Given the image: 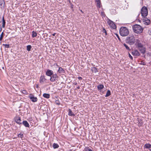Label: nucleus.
Returning <instances> with one entry per match:
<instances>
[{
    "instance_id": "46",
    "label": "nucleus",
    "mask_w": 151,
    "mask_h": 151,
    "mask_svg": "<svg viewBox=\"0 0 151 151\" xmlns=\"http://www.w3.org/2000/svg\"><path fill=\"white\" fill-rule=\"evenodd\" d=\"M54 65H56L57 66L59 67V66L57 65V64L55 63L54 64Z\"/></svg>"
},
{
    "instance_id": "41",
    "label": "nucleus",
    "mask_w": 151,
    "mask_h": 151,
    "mask_svg": "<svg viewBox=\"0 0 151 151\" xmlns=\"http://www.w3.org/2000/svg\"><path fill=\"white\" fill-rule=\"evenodd\" d=\"M148 33L150 35H151V31L149 30Z\"/></svg>"
},
{
    "instance_id": "6",
    "label": "nucleus",
    "mask_w": 151,
    "mask_h": 151,
    "mask_svg": "<svg viewBox=\"0 0 151 151\" xmlns=\"http://www.w3.org/2000/svg\"><path fill=\"white\" fill-rule=\"evenodd\" d=\"M58 78V76L56 74H53L50 77V80L52 82H54L57 80Z\"/></svg>"
},
{
    "instance_id": "49",
    "label": "nucleus",
    "mask_w": 151,
    "mask_h": 151,
    "mask_svg": "<svg viewBox=\"0 0 151 151\" xmlns=\"http://www.w3.org/2000/svg\"><path fill=\"white\" fill-rule=\"evenodd\" d=\"M103 14V12H102V13H101V14Z\"/></svg>"
},
{
    "instance_id": "25",
    "label": "nucleus",
    "mask_w": 151,
    "mask_h": 151,
    "mask_svg": "<svg viewBox=\"0 0 151 151\" xmlns=\"http://www.w3.org/2000/svg\"><path fill=\"white\" fill-rule=\"evenodd\" d=\"M92 70L93 72L96 73L98 71V70L97 68L95 67H93L92 68Z\"/></svg>"
},
{
    "instance_id": "30",
    "label": "nucleus",
    "mask_w": 151,
    "mask_h": 151,
    "mask_svg": "<svg viewBox=\"0 0 151 151\" xmlns=\"http://www.w3.org/2000/svg\"><path fill=\"white\" fill-rule=\"evenodd\" d=\"M101 4L100 1L97 2V7L99 8H101Z\"/></svg>"
},
{
    "instance_id": "17",
    "label": "nucleus",
    "mask_w": 151,
    "mask_h": 151,
    "mask_svg": "<svg viewBox=\"0 0 151 151\" xmlns=\"http://www.w3.org/2000/svg\"><path fill=\"white\" fill-rule=\"evenodd\" d=\"M58 71L60 73H65V70L61 67L59 68Z\"/></svg>"
},
{
    "instance_id": "16",
    "label": "nucleus",
    "mask_w": 151,
    "mask_h": 151,
    "mask_svg": "<svg viewBox=\"0 0 151 151\" xmlns=\"http://www.w3.org/2000/svg\"><path fill=\"white\" fill-rule=\"evenodd\" d=\"M22 124L26 127H29V125L26 121H24L22 122Z\"/></svg>"
},
{
    "instance_id": "43",
    "label": "nucleus",
    "mask_w": 151,
    "mask_h": 151,
    "mask_svg": "<svg viewBox=\"0 0 151 151\" xmlns=\"http://www.w3.org/2000/svg\"><path fill=\"white\" fill-rule=\"evenodd\" d=\"M1 25H0V32L1 31Z\"/></svg>"
},
{
    "instance_id": "24",
    "label": "nucleus",
    "mask_w": 151,
    "mask_h": 151,
    "mask_svg": "<svg viewBox=\"0 0 151 151\" xmlns=\"http://www.w3.org/2000/svg\"><path fill=\"white\" fill-rule=\"evenodd\" d=\"M111 94V93L110 91L109 90H108L107 91L106 94V95L105 96L106 97H108V96H109Z\"/></svg>"
},
{
    "instance_id": "20",
    "label": "nucleus",
    "mask_w": 151,
    "mask_h": 151,
    "mask_svg": "<svg viewBox=\"0 0 151 151\" xmlns=\"http://www.w3.org/2000/svg\"><path fill=\"white\" fill-rule=\"evenodd\" d=\"M104 88V86L103 85L100 84L97 86V88L98 90H100Z\"/></svg>"
},
{
    "instance_id": "32",
    "label": "nucleus",
    "mask_w": 151,
    "mask_h": 151,
    "mask_svg": "<svg viewBox=\"0 0 151 151\" xmlns=\"http://www.w3.org/2000/svg\"><path fill=\"white\" fill-rule=\"evenodd\" d=\"M124 46L128 50H130V48L129 47L125 44H124Z\"/></svg>"
},
{
    "instance_id": "2",
    "label": "nucleus",
    "mask_w": 151,
    "mask_h": 151,
    "mask_svg": "<svg viewBox=\"0 0 151 151\" xmlns=\"http://www.w3.org/2000/svg\"><path fill=\"white\" fill-rule=\"evenodd\" d=\"M119 33L122 36H126L128 35L129 31L128 29L126 27H122L120 29Z\"/></svg>"
},
{
    "instance_id": "23",
    "label": "nucleus",
    "mask_w": 151,
    "mask_h": 151,
    "mask_svg": "<svg viewBox=\"0 0 151 151\" xmlns=\"http://www.w3.org/2000/svg\"><path fill=\"white\" fill-rule=\"evenodd\" d=\"M5 55H6L8 57H9V53L8 49H5Z\"/></svg>"
},
{
    "instance_id": "48",
    "label": "nucleus",
    "mask_w": 151,
    "mask_h": 151,
    "mask_svg": "<svg viewBox=\"0 0 151 151\" xmlns=\"http://www.w3.org/2000/svg\"><path fill=\"white\" fill-rule=\"evenodd\" d=\"M80 11L82 13H83V12L81 10H80Z\"/></svg>"
},
{
    "instance_id": "3",
    "label": "nucleus",
    "mask_w": 151,
    "mask_h": 151,
    "mask_svg": "<svg viewBox=\"0 0 151 151\" xmlns=\"http://www.w3.org/2000/svg\"><path fill=\"white\" fill-rule=\"evenodd\" d=\"M126 42L130 45L134 44L136 42L135 37L133 35L127 37V38Z\"/></svg>"
},
{
    "instance_id": "38",
    "label": "nucleus",
    "mask_w": 151,
    "mask_h": 151,
    "mask_svg": "<svg viewBox=\"0 0 151 151\" xmlns=\"http://www.w3.org/2000/svg\"><path fill=\"white\" fill-rule=\"evenodd\" d=\"M22 93L24 94H27V92L25 90H23L22 91Z\"/></svg>"
},
{
    "instance_id": "26",
    "label": "nucleus",
    "mask_w": 151,
    "mask_h": 151,
    "mask_svg": "<svg viewBox=\"0 0 151 151\" xmlns=\"http://www.w3.org/2000/svg\"><path fill=\"white\" fill-rule=\"evenodd\" d=\"M37 36V33L36 32L34 31H33L32 32V37H36Z\"/></svg>"
},
{
    "instance_id": "18",
    "label": "nucleus",
    "mask_w": 151,
    "mask_h": 151,
    "mask_svg": "<svg viewBox=\"0 0 151 151\" xmlns=\"http://www.w3.org/2000/svg\"><path fill=\"white\" fill-rule=\"evenodd\" d=\"M139 50L140 51V52L143 54L145 52V48L142 47L139 48Z\"/></svg>"
},
{
    "instance_id": "10",
    "label": "nucleus",
    "mask_w": 151,
    "mask_h": 151,
    "mask_svg": "<svg viewBox=\"0 0 151 151\" xmlns=\"http://www.w3.org/2000/svg\"><path fill=\"white\" fill-rule=\"evenodd\" d=\"M14 120L15 122L17 124H22L21 118L19 117L16 116L14 118Z\"/></svg>"
},
{
    "instance_id": "39",
    "label": "nucleus",
    "mask_w": 151,
    "mask_h": 151,
    "mask_svg": "<svg viewBox=\"0 0 151 151\" xmlns=\"http://www.w3.org/2000/svg\"><path fill=\"white\" fill-rule=\"evenodd\" d=\"M55 103H56V104L58 105H59L60 104V103L58 101H55Z\"/></svg>"
},
{
    "instance_id": "34",
    "label": "nucleus",
    "mask_w": 151,
    "mask_h": 151,
    "mask_svg": "<svg viewBox=\"0 0 151 151\" xmlns=\"http://www.w3.org/2000/svg\"><path fill=\"white\" fill-rule=\"evenodd\" d=\"M3 35V32H2L0 35V41H1Z\"/></svg>"
},
{
    "instance_id": "37",
    "label": "nucleus",
    "mask_w": 151,
    "mask_h": 151,
    "mask_svg": "<svg viewBox=\"0 0 151 151\" xmlns=\"http://www.w3.org/2000/svg\"><path fill=\"white\" fill-rule=\"evenodd\" d=\"M129 58H130L131 60H133L132 57L131 55L129 53Z\"/></svg>"
},
{
    "instance_id": "35",
    "label": "nucleus",
    "mask_w": 151,
    "mask_h": 151,
    "mask_svg": "<svg viewBox=\"0 0 151 151\" xmlns=\"http://www.w3.org/2000/svg\"><path fill=\"white\" fill-rule=\"evenodd\" d=\"M103 33H105V35H107V32L105 30V29L104 28H103Z\"/></svg>"
},
{
    "instance_id": "14",
    "label": "nucleus",
    "mask_w": 151,
    "mask_h": 151,
    "mask_svg": "<svg viewBox=\"0 0 151 151\" xmlns=\"http://www.w3.org/2000/svg\"><path fill=\"white\" fill-rule=\"evenodd\" d=\"M132 55L135 56H139L140 55V53L137 50H134L132 52Z\"/></svg>"
},
{
    "instance_id": "29",
    "label": "nucleus",
    "mask_w": 151,
    "mask_h": 151,
    "mask_svg": "<svg viewBox=\"0 0 151 151\" xmlns=\"http://www.w3.org/2000/svg\"><path fill=\"white\" fill-rule=\"evenodd\" d=\"M32 48V46L30 45H28L27 47V50L28 51H30V50Z\"/></svg>"
},
{
    "instance_id": "4",
    "label": "nucleus",
    "mask_w": 151,
    "mask_h": 151,
    "mask_svg": "<svg viewBox=\"0 0 151 151\" xmlns=\"http://www.w3.org/2000/svg\"><path fill=\"white\" fill-rule=\"evenodd\" d=\"M141 14L142 18L146 17L148 14L147 8L145 7H143L141 9Z\"/></svg>"
},
{
    "instance_id": "21",
    "label": "nucleus",
    "mask_w": 151,
    "mask_h": 151,
    "mask_svg": "<svg viewBox=\"0 0 151 151\" xmlns=\"http://www.w3.org/2000/svg\"><path fill=\"white\" fill-rule=\"evenodd\" d=\"M43 96L45 98L48 99L50 98V95L48 93H44L43 94Z\"/></svg>"
},
{
    "instance_id": "22",
    "label": "nucleus",
    "mask_w": 151,
    "mask_h": 151,
    "mask_svg": "<svg viewBox=\"0 0 151 151\" xmlns=\"http://www.w3.org/2000/svg\"><path fill=\"white\" fill-rule=\"evenodd\" d=\"M144 147L147 149H149L151 148V145L150 144H146L145 145Z\"/></svg>"
},
{
    "instance_id": "31",
    "label": "nucleus",
    "mask_w": 151,
    "mask_h": 151,
    "mask_svg": "<svg viewBox=\"0 0 151 151\" xmlns=\"http://www.w3.org/2000/svg\"><path fill=\"white\" fill-rule=\"evenodd\" d=\"M85 151H93L92 150H91V149H90L89 147H86L85 148Z\"/></svg>"
},
{
    "instance_id": "12",
    "label": "nucleus",
    "mask_w": 151,
    "mask_h": 151,
    "mask_svg": "<svg viewBox=\"0 0 151 151\" xmlns=\"http://www.w3.org/2000/svg\"><path fill=\"white\" fill-rule=\"evenodd\" d=\"M139 42L140 41L138 39L136 40V44L137 45L139 48L143 47L142 44L140 43Z\"/></svg>"
},
{
    "instance_id": "13",
    "label": "nucleus",
    "mask_w": 151,
    "mask_h": 151,
    "mask_svg": "<svg viewBox=\"0 0 151 151\" xmlns=\"http://www.w3.org/2000/svg\"><path fill=\"white\" fill-rule=\"evenodd\" d=\"M5 2L4 0H0V8L3 9L4 6Z\"/></svg>"
},
{
    "instance_id": "45",
    "label": "nucleus",
    "mask_w": 151,
    "mask_h": 151,
    "mask_svg": "<svg viewBox=\"0 0 151 151\" xmlns=\"http://www.w3.org/2000/svg\"><path fill=\"white\" fill-rule=\"evenodd\" d=\"M96 2H97L100 1V0H96Z\"/></svg>"
},
{
    "instance_id": "28",
    "label": "nucleus",
    "mask_w": 151,
    "mask_h": 151,
    "mask_svg": "<svg viewBox=\"0 0 151 151\" xmlns=\"http://www.w3.org/2000/svg\"><path fill=\"white\" fill-rule=\"evenodd\" d=\"M3 45L4 46L5 49H9V44H3Z\"/></svg>"
},
{
    "instance_id": "1",
    "label": "nucleus",
    "mask_w": 151,
    "mask_h": 151,
    "mask_svg": "<svg viewBox=\"0 0 151 151\" xmlns=\"http://www.w3.org/2000/svg\"><path fill=\"white\" fill-rule=\"evenodd\" d=\"M133 29L134 32L137 34H139L142 33L143 29L140 25L135 24L132 27Z\"/></svg>"
},
{
    "instance_id": "27",
    "label": "nucleus",
    "mask_w": 151,
    "mask_h": 151,
    "mask_svg": "<svg viewBox=\"0 0 151 151\" xmlns=\"http://www.w3.org/2000/svg\"><path fill=\"white\" fill-rule=\"evenodd\" d=\"M52 146L55 149L58 148L59 147V145L58 144L54 143L52 145Z\"/></svg>"
},
{
    "instance_id": "47",
    "label": "nucleus",
    "mask_w": 151,
    "mask_h": 151,
    "mask_svg": "<svg viewBox=\"0 0 151 151\" xmlns=\"http://www.w3.org/2000/svg\"><path fill=\"white\" fill-rule=\"evenodd\" d=\"M55 33H54V34H52V35L53 36H54L55 35Z\"/></svg>"
},
{
    "instance_id": "5",
    "label": "nucleus",
    "mask_w": 151,
    "mask_h": 151,
    "mask_svg": "<svg viewBox=\"0 0 151 151\" xmlns=\"http://www.w3.org/2000/svg\"><path fill=\"white\" fill-rule=\"evenodd\" d=\"M28 98L32 102H35L37 101V97H35L32 94H30L28 96Z\"/></svg>"
},
{
    "instance_id": "11",
    "label": "nucleus",
    "mask_w": 151,
    "mask_h": 151,
    "mask_svg": "<svg viewBox=\"0 0 151 151\" xmlns=\"http://www.w3.org/2000/svg\"><path fill=\"white\" fill-rule=\"evenodd\" d=\"M53 74V71L49 69L47 70L46 73V75L49 76L51 77Z\"/></svg>"
},
{
    "instance_id": "15",
    "label": "nucleus",
    "mask_w": 151,
    "mask_h": 151,
    "mask_svg": "<svg viewBox=\"0 0 151 151\" xmlns=\"http://www.w3.org/2000/svg\"><path fill=\"white\" fill-rule=\"evenodd\" d=\"M46 79L45 78V76H42L40 78V83H42L44 82Z\"/></svg>"
},
{
    "instance_id": "7",
    "label": "nucleus",
    "mask_w": 151,
    "mask_h": 151,
    "mask_svg": "<svg viewBox=\"0 0 151 151\" xmlns=\"http://www.w3.org/2000/svg\"><path fill=\"white\" fill-rule=\"evenodd\" d=\"M5 24V22L4 17L2 15H0V25L2 24V27H4Z\"/></svg>"
},
{
    "instance_id": "40",
    "label": "nucleus",
    "mask_w": 151,
    "mask_h": 151,
    "mask_svg": "<svg viewBox=\"0 0 151 151\" xmlns=\"http://www.w3.org/2000/svg\"><path fill=\"white\" fill-rule=\"evenodd\" d=\"M78 79H79V80H82V78L81 77H80V76L78 77Z\"/></svg>"
},
{
    "instance_id": "42",
    "label": "nucleus",
    "mask_w": 151,
    "mask_h": 151,
    "mask_svg": "<svg viewBox=\"0 0 151 151\" xmlns=\"http://www.w3.org/2000/svg\"><path fill=\"white\" fill-rule=\"evenodd\" d=\"M73 84L74 85H76L77 84V83L76 82H74L73 83Z\"/></svg>"
},
{
    "instance_id": "9",
    "label": "nucleus",
    "mask_w": 151,
    "mask_h": 151,
    "mask_svg": "<svg viewBox=\"0 0 151 151\" xmlns=\"http://www.w3.org/2000/svg\"><path fill=\"white\" fill-rule=\"evenodd\" d=\"M143 22L144 24L146 25H148L150 23V19H148L146 17L142 18Z\"/></svg>"
},
{
    "instance_id": "36",
    "label": "nucleus",
    "mask_w": 151,
    "mask_h": 151,
    "mask_svg": "<svg viewBox=\"0 0 151 151\" xmlns=\"http://www.w3.org/2000/svg\"><path fill=\"white\" fill-rule=\"evenodd\" d=\"M116 37L118 38L119 40L120 41H121V40L120 39V38L119 37V36L118 35H117V34H116Z\"/></svg>"
},
{
    "instance_id": "33",
    "label": "nucleus",
    "mask_w": 151,
    "mask_h": 151,
    "mask_svg": "<svg viewBox=\"0 0 151 151\" xmlns=\"http://www.w3.org/2000/svg\"><path fill=\"white\" fill-rule=\"evenodd\" d=\"M18 137H20L21 138H22L24 137V135L22 134H19L18 135Z\"/></svg>"
},
{
    "instance_id": "19",
    "label": "nucleus",
    "mask_w": 151,
    "mask_h": 151,
    "mask_svg": "<svg viewBox=\"0 0 151 151\" xmlns=\"http://www.w3.org/2000/svg\"><path fill=\"white\" fill-rule=\"evenodd\" d=\"M68 115L71 116H75V114L73 113L70 109H68Z\"/></svg>"
},
{
    "instance_id": "44",
    "label": "nucleus",
    "mask_w": 151,
    "mask_h": 151,
    "mask_svg": "<svg viewBox=\"0 0 151 151\" xmlns=\"http://www.w3.org/2000/svg\"><path fill=\"white\" fill-rule=\"evenodd\" d=\"M77 89H79L80 88V87L79 86H78L77 87Z\"/></svg>"
},
{
    "instance_id": "8",
    "label": "nucleus",
    "mask_w": 151,
    "mask_h": 151,
    "mask_svg": "<svg viewBox=\"0 0 151 151\" xmlns=\"http://www.w3.org/2000/svg\"><path fill=\"white\" fill-rule=\"evenodd\" d=\"M108 24L109 26L113 29L116 28V26L115 24L112 21L110 20L108 22Z\"/></svg>"
}]
</instances>
